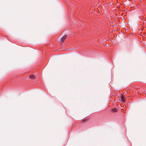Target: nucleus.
Masks as SVG:
<instances>
[{
  "label": "nucleus",
  "instance_id": "3",
  "mask_svg": "<svg viewBox=\"0 0 146 146\" xmlns=\"http://www.w3.org/2000/svg\"><path fill=\"white\" fill-rule=\"evenodd\" d=\"M36 77L35 76L33 75H31L30 76V78L32 79H35V78Z\"/></svg>",
  "mask_w": 146,
  "mask_h": 146
},
{
  "label": "nucleus",
  "instance_id": "2",
  "mask_svg": "<svg viewBox=\"0 0 146 146\" xmlns=\"http://www.w3.org/2000/svg\"><path fill=\"white\" fill-rule=\"evenodd\" d=\"M121 100L122 102H124L125 101L124 97L123 95L121 96Z\"/></svg>",
  "mask_w": 146,
  "mask_h": 146
},
{
  "label": "nucleus",
  "instance_id": "1",
  "mask_svg": "<svg viewBox=\"0 0 146 146\" xmlns=\"http://www.w3.org/2000/svg\"><path fill=\"white\" fill-rule=\"evenodd\" d=\"M67 38V35H65L62 37L61 38H58V42L61 43H62Z\"/></svg>",
  "mask_w": 146,
  "mask_h": 146
},
{
  "label": "nucleus",
  "instance_id": "5",
  "mask_svg": "<svg viewBox=\"0 0 146 146\" xmlns=\"http://www.w3.org/2000/svg\"><path fill=\"white\" fill-rule=\"evenodd\" d=\"M72 50V48H68L67 49V51L71 50Z\"/></svg>",
  "mask_w": 146,
  "mask_h": 146
},
{
  "label": "nucleus",
  "instance_id": "4",
  "mask_svg": "<svg viewBox=\"0 0 146 146\" xmlns=\"http://www.w3.org/2000/svg\"><path fill=\"white\" fill-rule=\"evenodd\" d=\"M111 110L114 112H116L118 110V109L115 108H113Z\"/></svg>",
  "mask_w": 146,
  "mask_h": 146
}]
</instances>
